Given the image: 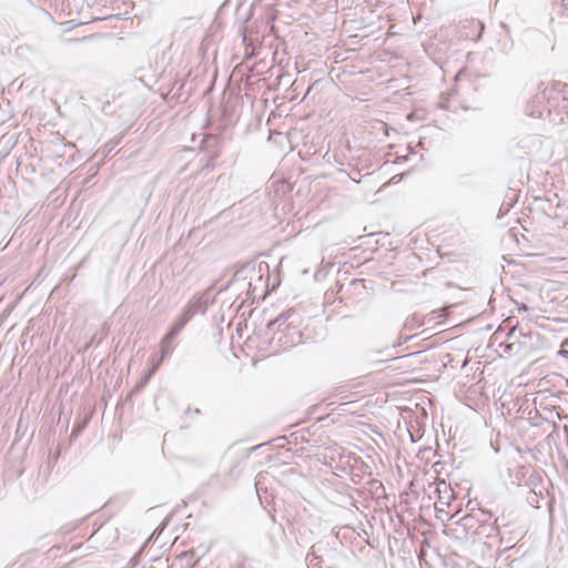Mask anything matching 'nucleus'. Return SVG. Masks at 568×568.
<instances>
[{
  "label": "nucleus",
  "mask_w": 568,
  "mask_h": 568,
  "mask_svg": "<svg viewBox=\"0 0 568 568\" xmlns=\"http://www.w3.org/2000/svg\"><path fill=\"white\" fill-rule=\"evenodd\" d=\"M283 321H285V318L283 316H278L277 318H275L273 322H271L268 324L270 327L276 325V324H281Z\"/></svg>",
  "instance_id": "obj_7"
},
{
  "label": "nucleus",
  "mask_w": 568,
  "mask_h": 568,
  "mask_svg": "<svg viewBox=\"0 0 568 568\" xmlns=\"http://www.w3.org/2000/svg\"><path fill=\"white\" fill-rule=\"evenodd\" d=\"M207 307V295L205 292L194 294L187 304L183 307L182 313L190 320L197 313H205Z\"/></svg>",
  "instance_id": "obj_1"
},
{
  "label": "nucleus",
  "mask_w": 568,
  "mask_h": 568,
  "mask_svg": "<svg viewBox=\"0 0 568 568\" xmlns=\"http://www.w3.org/2000/svg\"><path fill=\"white\" fill-rule=\"evenodd\" d=\"M189 321L190 318L185 316L183 313H181L180 316L172 324L169 333H171V335L178 336Z\"/></svg>",
  "instance_id": "obj_3"
},
{
  "label": "nucleus",
  "mask_w": 568,
  "mask_h": 568,
  "mask_svg": "<svg viewBox=\"0 0 568 568\" xmlns=\"http://www.w3.org/2000/svg\"><path fill=\"white\" fill-rule=\"evenodd\" d=\"M176 336L174 335H171V333H166L164 335V337L162 338L161 343H160V347H161V359H163L165 356L172 354L173 349H174V344H173V341Z\"/></svg>",
  "instance_id": "obj_2"
},
{
  "label": "nucleus",
  "mask_w": 568,
  "mask_h": 568,
  "mask_svg": "<svg viewBox=\"0 0 568 568\" xmlns=\"http://www.w3.org/2000/svg\"><path fill=\"white\" fill-rule=\"evenodd\" d=\"M518 310H519V311H521V310H523V311H526V310H527V307H526L525 305H523V306H520Z\"/></svg>",
  "instance_id": "obj_9"
},
{
  "label": "nucleus",
  "mask_w": 568,
  "mask_h": 568,
  "mask_svg": "<svg viewBox=\"0 0 568 568\" xmlns=\"http://www.w3.org/2000/svg\"><path fill=\"white\" fill-rule=\"evenodd\" d=\"M474 519V516L467 515L464 516L457 524L462 525L465 529H470L473 527L471 521Z\"/></svg>",
  "instance_id": "obj_4"
},
{
  "label": "nucleus",
  "mask_w": 568,
  "mask_h": 568,
  "mask_svg": "<svg viewBox=\"0 0 568 568\" xmlns=\"http://www.w3.org/2000/svg\"><path fill=\"white\" fill-rule=\"evenodd\" d=\"M481 515L484 516L483 521H486L488 518H490V517H491V514H490V513H488V511H484V510H481Z\"/></svg>",
  "instance_id": "obj_8"
},
{
  "label": "nucleus",
  "mask_w": 568,
  "mask_h": 568,
  "mask_svg": "<svg viewBox=\"0 0 568 568\" xmlns=\"http://www.w3.org/2000/svg\"><path fill=\"white\" fill-rule=\"evenodd\" d=\"M162 359L160 358L158 362H155L152 367L149 369V372L146 373L148 376H152L155 371L159 368L160 364H161Z\"/></svg>",
  "instance_id": "obj_5"
},
{
  "label": "nucleus",
  "mask_w": 568,
  "mask_h": 568,
  "mask_svg": "<svg viewBox=\"0 0 568 568\" xmlns=\"http://www.w3.org/2000/svg\"><path fill=\"white\" fill-rule=\"evenodd\" d=\"M150 378H151V377H150V376H148V375H145L144 377H142V378L140 379V382L136 384V388L144 387V386L148 384V382H149V379H150Z\"/></svg>",
  "instance_id": "obj_6"
},
{
  "label": "nucleus",
  "mask_w": 568,
  "mask_h": 568,
  "mask_svg": "<svg viewBox=\"0 0 568 568\" xmlns=\"http://www.w3.org/2000/svg\"><path fill=\"white\" fill-rule=\"evenodd\" d=\"M308 568H313V564H312V560L310 561V566H308Z\"/></svg>",
  "instance_id": "obj_10"
}]
</instances>
